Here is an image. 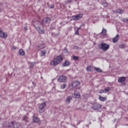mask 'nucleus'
Masks as SVG:
<instances>
[{
  "label": "nucleus",
  "mask_w": 128,
  "mask_h": 128,
  "mask_svg": "<svg viewBox=\"0 0 128 128\" xmlns=\"http://www.w3.org/2000/svg\"><path fill=\"white\" fill-rule=\"evenodd\" d=\"M22 120H24V122H28V116H24L22 118Z\"/></svg>",
  "instance_id": "obj_23"
},
{
  "label": "nucleus",
  "mask_w": 128,
  "mask_h": 128,
  "mask_svg": "<svg viewBox=\"0 0 128 128\" xmlns=\"http://www.w3.org/2000/svg\"><path fill=\"white\" fill-rule=\"evenodd\" d=\"M94 70L96 72H102V69H100V68H98L96 67L94 68Z\"/></svg>",
  "instance_id": "obj_25"
},
{
  "label": "nucleus",
  "mask_w": 128,
  "mask_h": 128,
  "mask_svg": "<svg viewBox=\"0 0 128 128\" xmlns=\"http://www.w3.org/2000/svg\"><path fill=\"white\" fill-rule=\"evenodd\" d=\"M99 48L103 52H106L110 48V45L104 42H102L99 46Z\"/></svg>",
  "instance_id": "obj_3"
},
{
  "label": "nucleus",
  "mask_w": 128,
  "mask_h": 128,
  "mask_svg": "<svg viewBox=\"0 0 128 128\" xmlns=\"http://www.w3.org/2000/svg\"><path fill=\"white\" fill-rule=\"evenodd\" d=\"M84 16V14H79L76 16H72V20H78L82 18Z\"/></svg>",
  "instance_id": "obj_6"
},
{
  "label": "nucleus",
  "mask_w": 128,
  "mask_h": 128,
  "mask_svg": "<svg viewBox=\"0 0 128 128\" xmlns=\"http://www.w3.org/2000/svg\"><path fill=\"white\" fill-rule=\"evenodd\" d=\"M0 6H2V3L0 2Z\"/></svg>",
  "instance_id": "obj_40"
},
{
  "label": "nucleus",
  "mask_w": 128,
  "mask_h": 128,
  "mask_svg": "<svg viewBox=\"0 0 128 128\" xmlns=\"http://www.w3.org/2000/svg\"><path fill=\"white\" fill-rule=\"evenodd\" d=\"M92 67L90 66H88L86 68V70L87 72H92Z\"/></svg>",
  "instance_id": "obj_27"
},
{
  "label": "nucleus",
  "mask_w": 128,
  "mask_h": 128,
  "mask_svg": "<svg viewBox=\"0 0 128 128\" xmlns=\"http://www.w3.org/2000/svg\"><path fill=\"white\" fill-rule=\"evenodd\" d=\"M119 38H120V34H117L116 36L112 39L113 42H114V44H116V42L118 41Z\"/></svg>",
  "instance_id": "obj_12"
},
{
  "label": "nucleus",
  "mask_w": 128,
  "mask_h": 128,
  "mask_svg": "<svg viewBox=\"0 0 128 128\" xmlns=\"http://www.w3.org/2000/svg\"><path fill=\"white\" fill-rule=\"evenodd\" d=\"M24 30H28V26H24Z\"/></svg>",
  "instance_id": "obj_37"
},
{
  "label": "nucleus",
  "mask_w": 128,
  "mask_h": 128,
  "mask_svg": "<svg viewBox=\"0 0 128 128\" xmlns=\"http://www.w3.org/2000/svg\"><path fill=\"white\" fill-rule=\"evenodd\" d=\"M99 100H101V102H105V100H106V97H103L102 96H99Z\"/></svg>",
  "instance_id": "obj_21"
},
{
  "label": "nucleus",
  "mask_w": 128,
  "mask_h": 128,
  "mask_svg": "<svg viewBox=\"0 0 128 128\" xmlns=\"http://www.w3.org/2000/svg\"><path fill=\"white\" fill-rule=\"evenodd\" d=\"M64 58L62 55H60L57 56L56 58H54L50 62V64L51 66H58V64H60L61 62H62Z\"/></svg>",
  "instance_id": "obj_1"
},
{
  "label": "nucleus",
  "mask_w": 128,
  "mask_h": 128,
  "mask_svg": "<svg viewBox=\"0 0 128 128\" xmlns=\"http://www.w3.org/2000/svg\"><path fill=\"white\" fill-rule=\"evenodd\" d=\"M99 92H100V94L105 93L104 90H100Z\"/></svg>",
  "instance_id": "obj_35"
},
{
  "label": "nucleus",
  "mask_w": 128,
  "mask_h": 128,
  "mask_svg": "<svg viewBox=\"0 0 128 128\" xmlns=\"http://www.w3.org/2000/svg\"><path fill=\"white\" fill-rule=\"evenodd\" d=\"M126 77H124V76L120 77L118 79V82H124V80H126Z\"/></svg>",
  "instance_id": "obj_16"
},
{
  "label": "nucleus",
  "mask_w": 128,
  "mask_h": 128,
  "mask_svg": "<svg viewBox=\"0 0 128 128\" xmlns=\"http://www.w3.org/2000/svg\"><path fill=\"white\" fill-rule=\"evenodd\" d=\"M36 24H37V26H36V30H38L39 34H45L46 31L44 30V24L42 23L40 21H36Z\"/></svg>",
  "instance_id": "obj_2"
},
{
  "label": "nucleus",
  "mask_w": 128,
  "mask_h": 128,
  "mask_svg": "<svg viewBox=\"0 0 128 128\" xmlns=\"http://www.w3.org/2000/svg\"><path fill=\"white\" fill-rule=\"evenodd\" d=\"M48 8H54V4H50L48 5Z\"/></svg>",
  "instance_id": "obj_32"
},
{
  "label": "nucleus",
  "mask_w": 128,
  "mask_h": 128,
  "mask_svg": "<svg viewBox=\"0 0 128 128\" xmlns=\"http://www.w3.org/2000/svg\"><path fill=\"white\" fill-rule=\"evenodd\" d=\"M74 96L76 98H80V94L78 90L74 91Z\"/></svg>",
  "instance_id": "obj_14"
},
{
  "label": "nucleus",
  "mask_w": 128,
  "mask_h": 128,
  "mask_svg": "<svg viewBox=\"0 0 128 128\" xmlns=\"http://www.w3.org/2000/svg\"><path fill=\"white\" fill-rule=\"evenodd\" d=\"M32 122L38 124H40V120L38 117L34 116H33Z\"/></svg>",
  "instance_id": "obj_9"
},
{
  "label": "nucleus",
  "mask_w": 128,
  "mask_h": 128,
  "mask_svg": "<svg viewBox=\"0 0 128 128\" xmlns=\"http://www.w3.org/2000/svg\"><path fill=\"white\" fill-rule=\"evenodd\" d=\"M80 82L78 81H74L72 82V86L73 88H76L78 86H80Z\"/></svg>",
  "instance_id": "obj_13"
},
{
  "label": "nucleus",
  "mask_w": 128,
  "mask_h": 128,
  "mask_svg": "<svg viewBox=\"0 0 128 128\" xmlns=\"http://www.w3.org/2000/svg\"><path fill=\"white\" fill-rule=\"evenodd\" d=\"M101 4H102V6H108V4L106 0L102 1L101 2Z\"/></svg>",
  "instance_id": "obj_22"
},
{
  "label": "nucleus",
  "mask_w": 128,
  "mask_h": 128,
  "mask_svg": "<svg viewBox=\"0 0 128 128\" xmlns=\"http://www.w3.org/2000/svg\"><path fill=\"white\" fill-rule=\"evenodd\" d=\"M82 25L80 26V27L79 28H78V29L76 30L75 34H76V36H78L80 34V32H79V30H80V28H82Z\"/></svg>",
  "instance_id": "obj_28"
},
{
  "label": "nucleus",
  "mask_w": 128,
  "mask_h": 128,
  "mask_svg": "<svg viewBox=\"0 0 128 128\" xmlns=\"http://www.w3.org/2000/svg\"><path fill=\"white\" fill-rule=\"evenodd\" d=\"M18 54L20 56H24V50L22 49H20L18 50Z\"/></svg>",
  "instance_id": "obj_20"
},
{
  "label": "nucleus",
  "mask_w": 128,
  "mask_h": 128,
  "mask_svg": "<svg viewBox=\"0 0 128 128\" xmlns=\"http://www.w3.org/2000/svg\"><path fill=\"white\" fill-rule=\"evenodd\" d=\"M0 38H8V34L6 33L5 32H4L2 31V30L0 28Z\"/></svg>",
  "instance_id": "obj_7"
},
{
  "label": "nucleus",
  "mask_w": 128,
  "mask_h": 128,
  "mask_svg": "<svg viewBox=\"0 0 128 128\" xmlns=\"http://www.w3.org/2000/svg\"><path fill=\"white\" fill-rule=\"evenodd\" d=\"M60 88L62 90H64V88H66V84H64L60 86Z\"/></svg>",
  "instance_id": "obj_33"
},
{
  "label": "nucleus",
  "mask_w": 128,
  "mask_h": 128,
  "mask_svg": "<svg viewBox=\"0 0 128 128\" xmlns=\"http://www.w3.org/2000/svg\"><path fill=\"white\" fill-rule=\"evenodd\" d=\"M46 106V102H44L40 104L38 111L40 114H42L44 112V108Z\"/></svg>",
  "instance_id": "obj_4"
},
{
  "label": "nucleus",
  "mask_w": 128,
  "mask_h": 128,
  "mask_svg": "<svg viewBox=\"0 0 128 128\" xmlns=\"http://www.w3.org/2000/svg\"><path fill=\"white\" fill-rule=\"evenodd\" d=\"M12 124L14 128H20V122H12Z\"/></svg>",
  "instance_id": "obj_10"
},
{
  "label": "nucleus",
  "mask_w": 128,
  "mask_h": 128,
  "mask_svg": "<svg viewBox=\"0 0 128 128\" xmlns=\"http://www.w3.org/2000/svg\"><path fill=\"white\" fill-rule=\"evenodd\" d=\"M46 48V44H44L42 43L39 44L36 47V50H42V48Z\"/></svg>",
  "instance_id": "obj_11"
},
{
  "label": "nucleus",
  "mask_w": 128,
  "mask_h": 128,
  "mask_svg": "<svg viewBox=\"0 0 128 128\" xmlns=\"http://www.w3.org/2000/svg\"><path fill=\"white\" fill-rule=\"evenodd\" d=\"M122 22H128V18H124L122 19Z\"/></svg>",
  "instance_id": "obj_31"
},
{
  "label": "nucleus",
  "mask_w": 128,
  "mask_h": 128,
  "mask_svg": "<svg viewBox=\"0 0 128 128\" xmlns=\"http://www.w3.org/2000/svg\"><path fill=\"white\" fill-rule=\"evenodd\" d=\"M12 48H14V50H16V47L14 46L12 47Z\"/></svg>",
  "instance_id": "obj_39"
},
{
  "label": "nucleus",
  "mask_w": 128,
  "mask_h": 128,
  "mask_svg": "<svg viewBox=\"0 0 128 128\" xmlns=\"http://www.w3.org/2000/svg\"><path fill=\"white\" fill-rule=\"evenodd\" d=\"M72 100V97L71 96H68L66 98V102L67 104H70V101Z\"/></svg>",
  "instance_id": "obj_17"
},
{
  "label": "nucleus",
  "mask_w": 128,
  "mask_h": 128,
  "mask_svg": "<svg viewBox=\"0 0 128 128\" xmlns=\"http://www.w3.org/2000/svg\"><path fill=\"white\" fill-rule=\"evenodd\" d=\"M58 80L60 82H62L66 80V76L64 75H60L59 76Z\"/></svg>",
  "instance_id": "obj_8"
},
{
  "label": "nucleus",
  "mask_w": 128,
  "mask_h": 128,
  "mask_svg": "<svg viewBox=\"0 0 128 128\" xmlns=\"http://www.w3.org/2000/svg\"><path fill=\"white\" fill-rule=\"evenodd\" d=\"M46 54V51L45 50H41V56H44Z\"/></svg>",
  "instance_id": "obj_26"
},
{
  "label": "nucleus",
  "mask_w": 128,
  "mask_h": 128,
  "mask_svg": "<svg viewBox=\"0 0 128 128\" xmlns=\"http://www.w3.org/2000/svg\"><path fill=\"white\" fill-rule=\"evenodd\" d=\"M74 50H78V46H74Z\"/></svg>",
  "instance_id": "obj_36"
},
{
  "label": "nucleus",
  "mask_w": 128,
  "mask_h": 128,
  "mask_svg": "<svg viewBox=\"0 0 128 128\" xmlns=\"http://www.w3.org/2000/svg\"><path fill=\"white\" fill-rule=\"evenodd\" d=\"M70 64V62L68 60H65L64 62L62 64L63 66H68Z\"/></svg>",
  "instance_id": "obj_19"
},
{
  "label": "nucleus",
  "mask_w": 128,
  "mask_h": 128,
  "mask_svg": "<svg viewBox=\"0 0 128 128\" xmlns=\"http://www.w3.org/2000/svg\"><path fill=\"white\" fill-rule=\"evenodd\" d=\"M74 0H68V2H72V1H73Z\"/></svg>",
  "instance_id": "obj_38"
},
{
  "label": "nucleus",
  "mask_w": 128,
  "mask_h": 128,
  "mask_svg": "<svg viewBox=\"0 0 128 128\" xmlns=\"http://www.w3.org/2000/svg\"><path fill=\"white\" fill-rule=\"evenodd\" d=\"M120 48H124V44H120L119 45Z\"/></svg>",
  "instance_id": "obj_34"
},
{
  "label": "nucleus",
  "mask_w": 128,
  "mask_h": 128,
  "mask_svg": "<svg viewBox=\"0 0 128 128\" xmlns=\"http://www.w3.org/2000/svg\"><path fill=\"white\" fill-rule=\"evenodd\" d=\"M0 12H2V8H0Z\"/></svg>",
  "instance_id": "obj_41"
},
{
  "label": "nucleus",
  "mask_w": 128,
  "mask_h": 128,
  "mask_svg": "<svg viewBox=\"0 0 128 128\" xmlns=\"http://www.w3.org/2000/svg\"><path fill=\"white\" fill-rule=\"evenodd\" d=\"M116 12L122 14H124V10H122V9H117L116 10Z\"/></svg>",
  "instance_id": "obj_24"
},
{
  "label": "nucleus",
  "mask_w": 128,
  "mask_h": 128,
  "mask_svg": "<svg viewBox=\"0 0 128 128\" xmlns=\"http://www.w3.org/2000/svg\"><path fill=\"white\" fill-rule=\"evenodd\" d=\"M72 58L74 60H80V58H78V56H72Z\"/></svg>",
  "instance_id": "obj_30"
},
{
  "label": "nucleus",
  "mask_w": 128,
  "mask_h": 128,
  "mask_svg": "<svg viewBox=\"0 0 128 128\" xmlns=\"http://www.w3.org/2000/svg\"><path fill=\"white\" fill-rule=\"evenodd\" d=\"M103 36H106V29L103 28L102 32L100 33Z\"/></svg>",
  "instance_id": "obj_18"
},
{
  "label": "nucleus",
  "mask_w": 128,
  "mask_h": 128,
  "mask_svg": "<svg viewBox=\"0 0 128 128\" xmlns=\"http://www.w3.org/2000/svg\"><path fill=\"white\" fill-rule=\"evenodd\" d=\"M102 105L98 104V103H94L93 104V106H92V108L94 110H100V108H102Z\"/></svg>",
  "instance_id": "obj_5"
},
{
  "label": "nucleus",
  "mask_w": 128,
  "mask_h": 128,
  "mask_svg": "<svg viewBox=\"0 0 128 128\" xmlns=\"http://www.w3.org/2000/svg\"><path fill=\"white\" fill-rule=\"evenodd\" d=\"M110 90V87H108L104 90L105 94H106V92H108Z\"/></svg>",
  "instance_id": "obj_29"
},
{
  "label": "nucleus",
  "mask_w": 128,
  "mask_h": 128,
  "mask_svg": "<svg viewBox=\"0 0 128 128\" xmlns=\"http://www.w3.org/2000/svg\"><path fill=\"white\" fill-rule=\"evenodd\" d=\"M50 18H45L43 19V22L44 24H50Z\"/></svg>",
  "instance_id": "obj_15"
}]
</instances>
